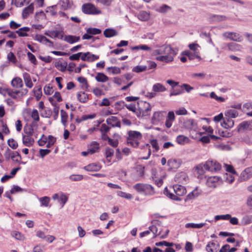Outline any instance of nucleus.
Returning <instances> with one entry per match:
<instances>
[{
	"mask_svg": "<svg viewBox=\"0 0 252 252\" xmlns=\"http://www.w3.org/2000/svg\"><path fill=\"white\" fill-rule=\"evenodd\" d=\"M171 189L173 190L174 193L171 192L167 188H165L164 193L169 198L176 201H181L180 197L184 195L187 192L185 187L180 185H174Z\"/></svg>",
	"mask_w": 252,
	"mask_h": 252,
	"instance_id": "nucleus-1",
	"label": "nucleus"
},
{
	"mask_svg": "<svg viewBox=\"0 0 252 252\" xmlns=\"http://www.w3.org/2000/svg\"><path fill=\"white\" fill-rule=\"evenodd\" d=\"M133 189L138 193L145 195H153L155 192L154 187L150 184L137 183L133 186Z\"/></svg>",
	"mask_w": 252,
	"mask_h": 252,
	"instance_id": "nucleus-2",
	"label": "nucleus"
},
{
	"mask_svg": "<svg viewBox=\"0 0 252 252\" xmlns=\"http://www.w3.org/2000/svg\"><path fill=\"white\" fill-rule=\"evenodd\" d=\"M128 136L127 138V143L134 148H136L139 144V141L142 138V134L137 131L129 130L128 132Z\"/></svg>",
	"mask_w": 252,
	"mask_h": 252,
	"instance_id": "nucleus-3",
	"label": "nucleus"
},
{
	"mask_svg": "<svg viewBox=\"0 0 252 252\" xmlns=\"http://www.w3.org/2000/svg\"><path fill=\"white\" fill-rule=\"evenodd\" d=\"M138 109H136L134 112L138 117L149 115V112L151 110V106L149 103L140 101L138 102Z\"/></svg>",
	"mask_w": 252,
	"mask_h": 252,
	"instance_id": "nucleus-4",
	"label": "nucleus"
},
{
	"mask_svg": "<svg viewBox=\"0 0 252 252\" xmlns=\"http://www.w3.org/2000/svg\"><path fill=\"white\" fill-rule=\"evenodd\" d=\"M156 47L158 48V49H155L153 51V54L155 55H166L169 54L176 55L177 54V50L172 48L169 45H163L162 46L157 45Z\"/></svg>",
	"mask_w": 252,
	"mask_h": 252,
	"instance_id": "nucleus-5",
	"label": "nucleus"
},
{
	"mask_svg": "<svg viewBox=\"0 0 252 252\" xmlns=\"http://www.w3.org/2000/svg\"><path fill=\"white\" fill-rule=\"evenodd\" d=\"M82 12L89 15H95L101 13V11L91 3H84L82 6Z\"/></svg>",
	"mask_w": 252,
	"mask_h": 252,
	"instance_id": "nucleus-6",
	"label": "nucleus"
},
{
	"mask_svg": "<svg viewBox=\"0 0 252 252\" xmlns=\"http://www.w3.org/2000/svg\"><path fill=\"white\" fill-rule=\"evenodd\" d=\"M206 170L214 172L219 171L221 169L220 164L216 161L208 160L204 164Z\"/></svg>",
	"mask_w": 252,
	"mask_h": 252,
	"instance_id": "nucleus-7",
	"label": "nucleus"
},
{
	"mask_svg": "<svg viewBox=\"0 0 252 252\" xmlns=\"http://www.w3.org/2000/svg\"><path fill=\"white\" fill-rule=\"evenodd\" d=\"M223 36L236 42H241L243 40L242 36L239 33L234 32H225Z\"/></svg>",
	"mask_w": 252,
	"mask_h": 252,
	"instance_id": "nucleus-8",
	"label": "nucleus"
},
{
	"mask_svg": "<svg viewBox=\"0 0 252 252\" xmlns=\"http://www.w3.org/2000/svg\"><path fill=\"white\" fill-rule=\"evenodd\" d=\"M44 34L50 38H58L60 39H63V38L64 32L62 30L56 31H47L44 32Z\"/></svg>",
	"mask_w": 252,
	"mask_h": 252,
	"instance_id": "nucleus-9",
	"label": "nucleus"
},
{
	"mask_svg": "<svg viewBox=\"0 0 252 252\" xmlns=\"http://www.w3.org/2000/svg\"><path fill=\"white\" fill-rule=\"evenodd\" d=\"M34 39L41 43L44 44L49 47H53V42L48 39L46 37L41 34H36L35 36Z\"/></svg>",
	"mask_w": 252,
	"mask_h": 252,
	"instance_id": "nucleus-10",
	"label": "nucleus"
},
{
	"mask_svg": "<svg viewBox=\"0 0 252 252\" xmlns=\"http://www.w3.org/2000/svg\"><path fill=\"white\" fill-rule=\"evenodd\" d=\"M106 121L107 125L112 127H121V122L117 117L110 116L106 119Z\"/></svg>",
	"mask_w": 252,
	"mask_h": 252,
	"instance_id": "nucleus-11",
	"label": "nucleus"
},
{
	"mask_svg": "<svg viewBox=\"0 0 252 252\" xmlns=\"http://www.w3.org/2000/svg\"><path fill=\"white\" fill-rule=\"evenodd\" d=\"M252 177V166L246 168L240 175L241 181H246Z\"/></svg>",
	"mask_w": 252,
	"mask_h": 252,
	"instance_id": "nucleus-12",
	"label": "nucleus"
},
{
	"mask_svg": "<svg viewBox=\"0 0 252 252\" xmlns=\"http://www.w3.org/2000/svg\"><path fill=\"white\" fill-rule=\"evenodd\" d=\"M28 91L27 89H23L22 91H10L8 92V94L11 97L17 99L18 97H22L23 95L26 94L28 93Z\"/></svg>",
	"mask_w": 252,
	"mask_h": 252,
	"instance_id": "nucleus-13",
	"label": "nucleus"
},
{
	"mask_svg": "<svg viewBox=\"0 0 252 252\" xmlns=\"http://www.w3.org/2000/svg\"><path fill=\"white\" fill-rule=\"evenodd\" d=\"M175 116L173 111H169L168 113L165 125L166 127L168 128H170L172 125L173 122L175 121Z\"/></svg>",
	"mask_w": 252,
	"mask_h": 252,
	"instance_id": "nucleus-14",
	"label": "nucleus"
},
{
	"mask_svg": "<svg viewBox=\"0 0 252 252\" xmlns=\"http://www.w3.org/2000/svg\"><path fill=\"white\" fill-rule=\"evenodd\" d=\"M149 229L150 232H152L154 234V237L158 235L160 236V238L161 239H164L166 238L169 232V230L168 229H166L165 231V234L164 235H161V232H158V228H157V226L155 225H152L149 226Z\"/></svg>",
	"mask_w": 252,
	"mask_h": 252,
	"instance_id": "nucleus-15",
	"label": "nucleus"
},
{
	"mask_svg": "<svg viewBox=\"0 0 252 252\" xmlns=\"http://www.w3.org/2000/svg\"><path fill=\"white\" fill-rule=\"evenodd\" d=\"M101 168V166L100 163H93L84 166L83 168L88 171L94 172L99 171Z\"/></svg>",
	"mask_w": 252,
	"mask_h": 252,
	"instance_id": "nucleus-16",
	"label": "nucleus"
},
{
	"mask_svg": "<svg viewBox=\"0 0 252 252\" xmlns=\"http://www.w3.org/2000/svg\"><path fill=\"white\" fill-rule=\"evenodd\" d=\"M176 55L169 54L166 55L159 56L156 58V60L165 63L172 62L174 60V57Z\"/></svg>",
	"mask_w": 252,
	"mask_h": 252,
	"instance_id": "nucleus-17",
	"label": "nucleus"
},
{
	"mask_svg": "<svg viewBox=\"0 0 252 252\" xmlns=\"http://www.w3.org/2000/svg\"><path fill=\"white\" fill-rule=\"evenodd\" d=\"M219 246V244L216 242L210 241L206 245V250L208 252H216Z\"/></svg>",
	"mask_w": 252,
	"mask_h": 252,
	"instance_id": "nucleus-18",
	"label": "nucleus"
},
{
	"mask_svg": "<svg viewBox=\"0 0 252 252\" xmlns=\"http://www.w3.org/2000/svg\"><path fill=\"white\" fill-rule=\"evenodd\" d=\"M220 178L218 176H212L209 178L207 180V184L209 187L215 188L216 186V183L218 182Z\"/></svg>",
	"mask_w": 252,
	"mask_h": 252,
	"instance_id": "nucleus-19",
	"label": "nucleus"
},
{
	"mask_svg": "<svg viewBox=\"0 0 252 252\" xmlns=\"http://www.w3.org/2000/svg\"><path fill=\"white\" fill-rule=\"evenodd\" d=\"M65 41L69 43V44H73L74 43L78 42L80 38L79 36L68 35H64L63 39Z\"/></svg>",
	"mask_w": 252,
	"mask_h": 252,
	"instance_id": "nucleus-20",
	"label": "nucleus"
},
{
	"mask_svg": "<svg viewBox=\"0 0 252 252\" xmlns=\"http://www.w3.org/2000/svg\"><path fill=\"white\" fill-rule=\"evenodd\" d=\"M34 142V139L32 137V135H23V143L25 146H31L33 144Z\"/></svg>",
	"mask_w": 252,
	"mask_h": 252,
	"instance_id": "nucleus-21",
	"label": "nucleus"
},
{
	"mask_svg": "<svg viewBox=\"0 0 252 252\" xmlns=\"http://www.w3.org/2000/svg\"><path fill=\"white\" fill-rule=\"evenodd\" d=\"M221 125L225 128H230L234 126V121L231 119L225 117L223 119V122L221 123Z\"/></svg>",
	"mask_w": 252,
	"mask_h": 252,
	"instance_id": "nucleus-22",
	"label": "nucleus"
},
{
	"mask_svg": "<svg viewBox=\"0 0 252 252\" xmlns=\"http://www.w3.org/2000/svg\"><path fill=\"white\" fill-rule=\"evenodd\" d=\"M224 115L225 117L232 119V118L237 117L239 115V113L235 109H230L225 112Z\"/></svg>",
	"mask_w": 252,
	"mask_h": 252,
	"instance_id": "nucleus-23",
	"label": "nucleus"
},
{
	"mask_svg": "<svg viewBox=\"0 0 252 252\" xmlns=\"http://www.w3.org/2000/svg\"><path fill=\"white\" fill-rule=\"evenodd\" d=\"M34 10L33 4L31 3L28 7L25 8L22 12V17L23 19L26 18L30 13L33 12Z\"/></svg>",
	"mask_w": 252,
	"mask_h": 252,
	"instance_id": "nucleus-24",
	"label": "nucleus"
},
{
	"mask_svg": "<svg viewBox=\"0 0 252 252\" xmlns=\"http://www.w3.org/2000/svg\"><path fill=\"white\" fill-rule=\"evenodd\" d=\"M153 92L157 93L163 92L166 91V88L162 84L157 83L153 86Z\"/></svg>",
	"mask_w": 252,
	"mask_h": 252,
	"instance_id": "nucleus-25",
	"label": "nucleus"
},
{
	"mask_svg": "<svg viewBox=\"0 0 252 252\" xmlns=\"http://www.w3.org/2000/svg\"><path fill=\"white\" fill-rule=\"evenodd\" d=\"M242 49V46L234 42L228 43V51L232 52L240 51Z\"/></svg>",
	"mask_w": 252,
	"mask_h": 252,
	"instance_id": "nucleus-26",
	"label": "nucleus"
},
{
	"mask_svg": "<svg viewBox=\"0 0 252 252\" xmlns=\"http://www.w3.org/2000/svg\"><path fill=\"white\" fill-rule=\"evenodd\" d=\"M12 86L15 88H22L23 86L22 80L19 77H16L13 79L11 81Z\"/></svg>",
	"mask_w": 252,
	"mask_h": 252,
	"instance_id": "nucleus-27",
	"label": "nucleus"
},
{
	"mask_svg": "<svg viewBox=\"0 0 252 252\" xmlns=\"http://www.w3.org/2000/svg\"><path fill=\"white\" fill-rule=\"evenodd\" d=\"M104 35L107 38L116 36L118 34V32L115 30L112 29H106L103 32Z\"/></svg>",
	"mask_w": 252,
	"mask_h": 252,
	"instance_id": "nucleus-28",
	"label": "nucleus"
},
{
	"mask_svg": "<svg viewBox=\"0 0 252 252\" xmlns=\"http://www.w3.org/2000/svg\"><path fill=\"white\" fill-rule=\"evenodd\" d=\"M23 78L26 86L29 88H32L33 86V84L30 74L26 72L24 73L23 74Z\"/></svg>",
	"mask_w": 252,
	"mask_h": 252,
	"instance_id": "nucleus-29",
	"label": "nucleus"
},
{
	"mask_svg": "<svg viewBox=\"0 0 252 252\" xmlns=\"http://www.w3.org/2000/svg\"><path fill=\"white\" fill-rule=\"evenodd\" d=\"M184 126L188 129H195L196 127V124L193 119H189L184 122Z\"/></svg>",
	"mask_w": 252,
	"mask_h": 252,
	"instance_id": "nucleus-30",
	"label": "nucleus"
},
{
	"mask_svg": "<svg viewBox=\"0 0 252 252\" xmlns=\"http://www.w3.org/2000/svg\"><path fill=\"white\" fill-rule=\"evenodd\" d=\"M78 100L82 103H85L88 100V96L85 92H80L77 94Z\"/></svg>",
	"mask_w": 252,
	"mask_h": 252,
	"instance_id": "nucleus-31",
	"label": "nucleus"
},
{
	"mask_svg": "<svg viewBox=\"0 0 252 252\" xmlns=\"http://www.w3.org/2000/svg\"><path fill=\"white\" fill-rule=\"evenodd\" d=\"M137 17L141 21H146L150 18V14L145 11H141L138 13Z\"/></svg>",
	"mask_w": 252,
	"mask_h": 252,
	"instance_id": "nucleus-32",
	"label": "nucleus"
},
{
	"mask_svg": "<svg viewBox=\"0 0 252 252\" xmlns=\"http://www.w3.org/2000/svg\"><path fill=\"white\" fill-rule=\"evenodd\" d=\"M30 29L28 27H25L20 28L18 30L16 31V32L18 34V35L20 37H25L27 36L28 35L27 33V32H29Z\"/></svg>",
	"mask_w": 252,
	"mask_h": 252,
	"instance_id": "nucleus-33",
	"label": "nucleus"
},
{
	"mask_svg": "<svg viewBox=\"0 0 252 252\" xmlns=\"http://www.w3.org/2000/svg\"><path fill=\"white\" fill-rule=\"evenodd\" d=\"M67 64V63H61L60 62H56L55 63V66L60 71L64 72L66 69Z\"/></svg>",
	"mask_w": 252,
	"mask_h": 252,
	"instance_id": "nucleus-34",
	"label": "nucleus"
},
{
	"mask_svg": "<svg viewBox=\"0 0 252 252\" xmlns=\"http://www.w3.org/2000/svg\"><path fill=\"white\" fill-rule=\"evenodd\" d=\"M61 123L63 125V126L65 127L67 126V121L68 117V114L65 111L62 109L61 110Z\"/></svg>",
	"mask_w": 252,
	"mask_h": 252,
	"instance_id": "nucleus-35",
	"label": "nucleus"
},
{
	"mask_svg": "<svg viewBox=\"0 0 252 252\" xmlns=\"http://www.w3.org/2000/svg\"><path fill=\"white\" fill-rule=\"evenodd\" d=\"M205 223H187L185 224V227L187 228H192L196 229H199L205 226Z\"/></svg>",
	"mask_w": 252,
	"mask_h": 252,
	"instance_id": "nucleus-36",
	"label": "nucleus"
},
{
	"mask_svg": "<svg viewBox=\"0 0 252 252\" xmlns=\"http://www.w3.org/2000/svg\"><path fill=\"white\" fill-rule=\"evenodd\" d=\"M95 79L98 82H105L108 80V77L103 73H98Z\"/></svg>",
	"mask_w": 252,
	"mask_h": 252,
	"instance_id": "nucleus-37",
	"label": "nucleus"
},
{
	"mask_svg": "<svg viewBox=\"0 0 252 252\" xmlns=\"http://www.w3.org/2000/svg\"><path fill=\"white\" fill-rule=\"evenodd\" d=\"M38 200L41 203V207H48L49 202L50 201V197L48 196H44L42 197L39 198Z\"/></svg>",
	"mask_w": 252,
	"mask_h": 252,
	"instance_id": "nucleus-38",
	"label": "nucleus"
},
{
	"mask_svg": "<svg viewBox=\"0 0 252 252\" xmlns=\"http://www.w3.org/2000/svg\"><path fill=\"white\" fill-rule=\"evenodd\" d=\"M189 141V138L183 135H178L176 138L177 142L180 145H184L187 143Z\"/></svg>",
	"mask_w": 252,
	"mask_h": 252,
	"instance_id": "nucleus-39",
	"label": "nucleus"
},
{
	"mask_svg": "<svg viewBox=\"0 0 252 252\" xmlns=\"http://www.w3.org/2000/svg\"><path fill=\"white\" fill-rule=\"evenodd\" d=\"M163 112H156L154 113L152 117V121L154 122L160 121L163 117Z\"/></svg>",
	"mask_w": 252,
	"mask_h": 252,
	"instance_id": "nucleus-40",
	"label": "nucleus"
},
{
	"mask_svg": "<svg viewBox=\"0 0 252 252\" xmlns=\"http://www.w3.org/2000/svg\"><path fill=\"white\" fill-rule=\"evenodd\" d=\"M61 5L63 8L66 9L71 7L72 4L71 0H61Z\"/></svg>",
	"mask_w": 252,
	"mask_h": 252,
	"instance_id": "nucleus-41",
	"label": "nucleus"
},
{
	"mask_svg": "<svg viewBox=\"0 0 252 252\" xmlns=\"http://www.w3.org/2000/svg\"><path fill=\"white\" fill-rule=\"evenodd\" d=\"M33 91L34 95L37 100H39L41 98L42 95L41 87L40 86L35 87L34 88Z\"/></svg>",
	"mask_w": 252,
	"mask_h": 252,
	"instance_id": "nucleus-42",
	"label": "nucleus"
},
{
	"mask_svg": "<svg viewBox=\"0 0 252 252\" xmlns=\"http://www.w3.org/2000/svg\"><path fill=\"white\" fill-rule=\"evenodd\" d=\"M186 175L185 173L181 172L177 173L175 176V181L178 182H183L185 181Z\"/></svg>",
	"mask_w": 252,
	"mask_h": 252,
	"instance_id": "nucleus-43",
	"label": "nucleus"
},
{
	"mask_svg": "<svg viewBox=\"0 0 252 252\" xmlns=\"http://www.w3.org/2000/svg\"><path fill=\"white\" fill-rule=\"evenodd\" d=\"M99 148V144L96 142H94L91 145V147L88 150L89 151L90 154H93L95 153Z\"/></svg>",
	"mask_w": 252,
	"mask_h": 252,
	"instance_id": "nucleus-44",
	"label": "nucleus"
},
{
	"mask_svg": "<svg viewBox=\"0 0 252 252\" xmlns=\"http://www.w3.org/2000/svg\"><path fill=\"white\" fill-rule=\"evenodd\" d=\"M24 131L26 135L32 136L35 132V131L33 130V129L32 128L31 126H29L28 125H26V126H25L24 128Z\"/></svg>",
	"mask_w": 252,
	"mask_h": 252,
	"instance_id": "nucleus-45",
	"label": "nucleus"
},
{
	"mask_svg": "<svg viewBox=\"0 0 252 252\" xmlns=\"http://www.w3.org/2000/svg\"><path fill=\"white\" fill-rule=\"evenodd\" d=\"M78 81L80 83L82 84V88L84 90L87 89L88 87V84L87 83V79L84 77H79L77 78Z\"/></svg>",
	"mask_w": 252,
	"mask_h": 252,
	"instance_id": "nucleus-46",
	"label": "nucleus"
},
{
	"mask_svg": "<svg viewBox=\"0 0 252 252\" xmlns=\"http://www.w3.org/2000/svg\"><path fill=\"white\" fill-rule=\"evenodd\" d=\"M86 32L92 35L99 34L101 31L99 29L90 28L87 29Z\"/></svg>",
	"mask_w": 252,
	"mask_h": 252,
	"instance_id": "nucleus-47",
	"label": "nucleus"
},
{
	"mask_svg": "<svg viewBox=\"0 0 252 252\" xmlns=\"http://www.w3.org/2000/svg\"><path fill=\"white\" fill-rule=\"evenodd\" d=\"M12 237L19 240H24L25 239L24 236L20 232L16 231H14L11 232Z\"/></svg>",
	"mask_w": 252,
	"mask_h": 252,
	"instance_id": "nucleus-48",
	"label": "nucleus"
},
{
	"mask_svg": "<svg viewBox=\"0 0 252 252\" xmlns=\"http://www.w3.org/2000/svg\"><path fill=\"white\" fill-rule=\"evenodd\" d=\"M7 59L9 62L14 64L16 63L17 62L16 57L12 52H10L8 53L7 55Z\"/></svg>",
	"mask_w": 252,
	"mask_h": 252,
	"instance_id": "nucleus-49",
	"label": "nucleus"
},
{
	"mask_svg": "<svg viewBox=\"0 0 252 252\" xmlns=\"http://www.w3.org/2000/svg\"><path fill=\"white\" fill-rule=\"evenodd\" d=\"M11 159L14 162H19L21 159V157L18 152L13 151V152H12Z\"/></svg>",
	"mask_w": 252,
	"mask_h": 252,
	"instance_id": "nucleus-50",
	"label": "nucleus"
},
{
	"mask_svg": "<svg viewBox=\"0 0 252 252\" xmlns=\"http://www.w3.org/2000/svg\"><path fill=\"white\" fill-rule=\"evenodd\" d=\"M147 68L146 65H137L132 68V71L136 73H139L146 70Z\"/></svg>",
	"mask_w": 252,
	"mask_h": 252,
	"instance_id": "nucleus-51",
	"label": "nucleus"
},
{
	"mask_svg": "<svg viewBox=\"0 0 252 252\" xmlns=\"http://www.w3.org/2000/svg\"><path fill=\"white\" fill-rule=\"evenodd\" d=\"M27 56L28 59L32 63H33L34 65H36L37 64V60L36 59L35 56L33 54H32V53L30 52H28L27 53Z\"/></svg>",
	"mask_w": 252,
	"mask_h": 252,
	"instance_id": "nucleus-52",
	"label": "nucleus"
},
{
	"mask_svg": "<svg viewBox=\"0 0 252 252\" xmlns=\"http://www.w3.org/2000/svg\"><path fill=\"white\" fill-rule=\"evenodd\" d=\"M184 93V91L182 88L181 89H175L174 88L172 89V90L171 91V92L170 93V96H173V95H178L179 94H181Z\"/></svg>",
	"mask_w": 252,
	"mask_h": 252,
	"instance_id": "nucleus-53",
	"label": "nucleus"
},
{
	"mask_svg": "<svg viewBox=\"0 0 252 252\" xmlns=\"http://www.w3.org/2000/svg\"><path fill=\"white\" fill-rule=\"evenodd\" d=\"M117 194L122 197L125 198L127 199H131L133 197L131 194L127 193L122 191H118L117 192Z\"/></svg>",
	"mask_w": 252,
	"mask_h": 252,
	"instance_id": "nucleus-54",
	"label": "nucleus"
},
{
	"mask_svg": "<svg viewBox=\"0 0 252 252\" xmlns=\"http://www.w3.org/2000/svg\"><path fill=\"white\" fill-rule=\"evenodd\" d=\"M155 245H156V246H158V247L165 246L167 247H170L173 246L174 244L173 243H170V242H168L163 241H161V242H157L155 244Z\"/></svg>",
	"mask_w": 252,
	"mask_h": 252,
	"instance_id": "nucleus-55",
	"label": "nucleus"
},
{
	"mask_svg": "<svg viewBox=\"0 0 252 252\" xmlns=\"http://www.w3.org/2000/svg\"><path fill=\"white\" fill-rule=\"evenodd\" d=\"M230 218V215L226 214L222 215H217L215 217V220L217 221L220 219L224 220H228Z\"/></svg>",
	"mask_w": 252,
	"mask_h": 252,
	"instance_id": "nucleus-56",
	"label": "nucleus"
},
{
	"mask_svg": "<svg viewBox=\"0 0 252 252\" xmlns=\"http://www.w3.org/2000/svg\"><path fill=\"white\" fill-rule=\"evenodd\" d=\"M69 178L72 181H79L83 179V176L82 175H71Z\"/></svg>",
	"mask_w": 252,
	"mask_h": 252,
	"instance_id": "nucleus-57",
	"label": "nucleus"
},
{
	"mask_svg": "<svg viewBox=\"0 0 252 252\" xmlns=\"http://www.w3.org/2000/svg\"><path fill=\"white\" fill-rule=\"evenodd\" d=\"M31 0H15V4L17 6L22 7L25 4H29Z\"/></svg>",
	"mask_w": 252,
	"mask_h": 252,
	"instance_id": "nucleus-58",
	"label": "nucleus"
},
{
	"mask_svg": "<svg viewBox=\"0 0 252 252\" xmlns=\"http://www.w3.org/2000/svg\"><path fill=\"white\" fill-rule=\"evenodd\" d=\"M114 153V151L113 149L109 147L106 148L105 153L106 158H111L113 156Z\"/></svg>",
	"mask_w": 252,
	"mask_h": 252,
	"instance_id": "nucleus-59",
	"label": "nucleus"
},
{
	"mask_svg": "<svg viewBox=\"0 0 252 252\" xmlns=\"http://www.w3.org/2000/svg\"><path fill=\"white\" fill-rule=\"evenodd\" d=\"M8 144L13 149H16L18 147V144L13 139H9L7 141Z\"/></svg>",
	"mask_w": 252,
	"mask_h": 252,
	"instance_id": "nucleus-60",
	"label": "nucleus"
},
{
	"mask_svg": "<svg viewBox=\"0 0 252 252\" xmlns=\"http://www.w3.org/2000/svg\"><path fill=\"white\" fill-rule=\"evenodd\" d=\"M171 9V7L167 5L164 4L162 6L159 7L158 9V11L162 13H165L167 12L169 10Z\"/></svg>",
	"mask_w": 252,
	"mask_h": 252,
	"instance_id": "nucleus-61",
	"label": "nucleus"
},
{
	"mask_svg": "<svg viewBox=\"0 0 252 252\" xmlns=\"http://www.w3.org/2000/svg\"><path fill=\"white\" fill-rule=\"evenodd\" d=\"M205 168L204 165L200 164L196 166V170L198 174L201 175H203L205 173Z\"/></svg>",
	"mask_w": 252,
	"mask_h": 252,
	"instance_id": "nucleus-62",
	"label": "nucleus"
},
{
	"mask_svg": "<svg viewBox=\"0 0 252 252\" xmlns=\"http://www.w3.org/2000/svg\"><path fill=\"white\" fill-rule=\"evenodd\" d=\"M31 117L36 122H38L39 120L38 112L36 109L33 110Z\"/></svg>",
	"mask_w": 252,
	"mask_h": 252,
	"instance_id": "nucleus-63",
	"label": "nucleus"
},
{
	"mask_svg": "<svg viewBox=\"0 0 252 252\" xmlns=\"http://www.w3.org/2000/svg\"><path fill=\"white\" fill-rule=\"evenodd\" d=\"M242 221L245 225L250 224L252 222V216H245L243 218Z\"/></svg>",
	"mask_w": 252,
	"mask_h": 252,
	"instance_id": "nucleus-64",
	"label": "nucleus"
}]
</instances>
